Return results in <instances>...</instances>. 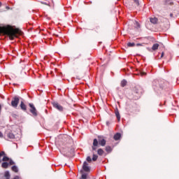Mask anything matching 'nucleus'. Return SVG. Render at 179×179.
<instances>
[{"mask_svg": "<svg viewBox=\"0 0 179 179\" xmlns=\"http://www.w3.org/2000/svg\"><path fill=\"white\" fill-rule=\"evenodd\" d=\"M127 80H122V82H121L122 87H125V86H127Z\"/></svg>", "mask_w": 179, "mask_h": 179, "instance_id": "6ab92c4d", "label": "nucleus"}, {"mask_svg": "<svg viewBox=\"0 0 179 179\" xmlns=\"http://www.w3.org/2000/svg\"><path fill=\"white\" fill-rule=\"evenodd\" d=\"M115 114L116 115V117L117 118V121H120L121 115H120V111L118 110V108H116L115 110Z\"/></svg>", "mask_w": 179, "mask_h": 179, "instance_id": "1a4fd4ad", "label": "nucleus"}, {"mask_svg": "<svg viewBox=\"0 0 179 179\" xmlns=\"http://www.w3.org/2000/svg\"><path fill=\"white\" fill-rule=\"evenodd\" d=\"M19 101H20L19 97L15 96L13 99V100L11 101V106H12V107H13L14 108H17V106L19 104Z\"/></svg>", "mask_w": 179, "mask_h": 179, "instance_id": "20e7f679", "label": "nucleus"}, {"mask_svg": "<svg viewBox=\"0 0 179 179\" xmlns=\"http://www.w3.org/2000/svg\"><path fill=\"white\" fill-rule=\"evenodd\" d=\"M11 170L12 171H14V173H19V169H17V166H13Z\"/></svg>", "mask_w": 179, "mask_h": 179, "instance_id": "2eb2a0df", "label": "nucleus"}, {"mask_svg": "<svg viewBox=\"0 0 179 179\" xmlns=\"http://www.w3.org/2000/svg\"><path fill=\"white\" fill-rule=\"evenodd\" d=\"M41 3H42L43 5H47V3H45L44 1L41 2Z\"/></svg>", "mask_w": 179, "mask_h": 179, "instance_id": "c9c22d12", "label": "nucleus"}, {"mask_svg": "<svg viewBox=\"0 0 179 179\" xmlns=\"http://www.w3.org/2000/svg\"><path fill=\"white\" fill-rule=\"evenodd\" d=\"M52 106L55 108H56L59 111H63L64 110V107H62V106L59 105V103H58V102H53Z\"/></svg>", "mask_w": 179, "mask_h": 179, "instance_id": "39448f33", "label": "nucleus"}, {"mask_svg": "<svg viewBox=\"0 0 179 179\" xmlns=\"http://www.w3.org/2000/svg\"><path fill=\"white\" fill-rule=\"evenodd\" d=\"M2 6V3L1 2H0V7H1Z\"/></svg>", "mask_w": 179, "mask_h": 179, "instance_id": "58836bf2", "label": "nucleus"}, {"mask_svg": "<svg viewBox=\"0 0 179 179\" xmlns=\"http://www.w3.org/2000/svg\"><path fill=\"white\" fill-rule=\"evenodd\" d=\"M29 106L30 107L29 111L31 114H32L34 117H37L38 114L37 113V109L36 108V106H34V104L29 103Z\"/></svg>", "mask_w": 179, "mask_h": 179, "instance_id": "7ed1b4c3", "label": "nucleus"}, {"mask_svg": "<svg viewBox=\"0 0 179 179\" xmlns=\"http://www.w3.org/2000/svg\"><path fill=\"white\" fill-rule=\"evenodd\" d=\"M97 155H99V156H103L104 155V150L101 148H99L97 150Z\"/></svg>", "mask_w": 179, "mask_h": 179, "instance_id": "f8f14e48", "label": "nucleus"}, {"mask_svg": "<svg viewBox=\"0 0 179 179\" xmlns=\"http://www.w3.org/2000/svg\"><path fill=\"white\" fill-rule=\"evenodd\" d=\"M120 138H121V134L120 133H117L113 136V139H115V141H119V139H120Z\"/></svg>", "mask_w": 179, "mask_h": 179, "instance_id": "9b49d317", "label": "nucleus"}, {"mask_svg": "<svg viewBox=\"0 0 179 179\" xmlns=\"http://www.w3.org/2000/svg\"><path fill=\"white\" fill-rule=\"evenodd\" d=\"M150 23H152V24H157L158 20L157 17H151L150 18Z\"/></svg>", "mask_w": 179, "mask_h": 179, "instance_id": "9d476101", "label": "nucleus"}, {"mask_svg": "<svg viewBox=\"0 0 179 179\" xmlns=\"http://www.w3.org/2000/svg\"><path fill=\"white\" fill-rule=\"evenodd\" d=\"M107 125H108V122H106Z\"/></svg>", "mask_w": 179, "mask_h": 179, "instance_id": "a19ab883", "label": "nucleus"}, {"mask_svg": "<svg viewBox=\"0 0 179 179\" xmlns=\"http://www.w3.org/2000/svg\"><path fill=\"white\" fill-rule=\"evenodd\" d=\"M136 26L137 27V29H139L141 27V24H139V22H136Z\"/></svg>", "mask_w": 179, "mask_h": 179, "instance_id": "7c9ffc66", "label": "nucleus"}, {"mask_svg": "<svg viewBox=\"0 0 179 179\" xmlns=\"http://www.w3.org/2000/svg\"><path fill=\"white\" fill-rule=\"evenodd\" d=\"M142 89L139 86H136L134 87V93L136 94H141Z\"/></svg>", "mask_w": 179, "mask_h": 179, "instance_id": "6e6552de", "label": "nucleus"}, {"mask_svg": "<svg viewBox=\"0 0 179 179\" xmlns=\"http://www.w3.org/2000/svg\"><path fill=\"white\" fill-rule=\"evenodd\" d=\"M20 34V29H14L11 26L0 27V34H6L8 36L10 40H13L16 37V34Z\"/></svg>", "mask_w": 179, "mask_h": 179, "instance_id": "f257e3e1", "label": "nucleus"}, {"mask_svg": "<svg viewBox=\"0 0 179 179\" xmlns=\"http://www.w3.org/2000/svg\"><path fill=\"white\" fill-rule=\"evenodd\" d=\"M166 5H173V0H166Z\"/></svg>", "mask_w": 179, "mask_h": 179, "instance_id": "4be33fe9", "label": "nucleus"}, {"mask_svg": "<svg viewBox=\"0 0 179 179\" xmlns=\"http://www.w3.org/2000/svg\"><path fill=\"white\" fill-rule=\"evenodd\" d=\"M137 6H139V0H133Z\"/></svg>", "mask_w": 179, "mask_h": 179, "instance_id": "c85d7f7f", "label": "nucleus"}, {"mask_svg": "<svg viewBox=\"0 0 179 179\" xmlns=\"http://www.w3.org/2000/svg\"><path fill=\"white\" fill-rule=\"evenodd\" d=\"M97 159H99V156L97 155L93 154L92 161L96 162L97 160Z\"/></svg>", "mask_w": 179, "mask_h": 179, "instance_id": "412c9836", "label": "nucleus"}, {"mask_svg": "<svg viewBox=\"0 0 179 179\" xmlns=\"http://www.w3.org/2000/svg\"><path fill=\"white\" fill-rule=\"evenodd\" d=\"M1 157H2V156H1V154H0V158H1Z\"/></svg>", "mask_w": 179, "mask_h": 179, "instance_id": "79ce46f5", "label": "nucleus"}, {"mask_svg": "<svg viewBox=\"0 0 179 179\" xmlns=\"http://www.w3.org/2000/svg\"><path fill=\"white\" fill-rule=\"evenodd\" d=\"M106 143H107V141H106V139H104V137L99 136L98 140L97 138H94L93 140V143L92 146V152H94V150H97L99 145H100V146H104Z\"/></svg>", "mask_w": 179, "mask_h": 179, "instance_id": "f03ea898", "label": "nucleus"}, {"mask_svg": "<svg viewBox=\"0 0 179 179\" xmlns=\"http://www.w3.org/2000/svg\"><path fill=\"white\" fill-rule=\"evenodd\" d=\"M80 57H82V55L78 54L74 57V59H79Z\"/></svg>", "mask_w": 179, "mask_h": 179, "instance_id": "a878e982", "label": "nucleus"}, {"mask_svg": "<svg viewBox=\"0 0 179 179\" xmlns=\"http://www.w3.org/2000/svg\"><path fill=\"white\" fill-rule=\"evenodd\" d=\"M112 150L113 149L111 148L110 146L108 145L106 147V152H107V153H111Z\"/></svg>", "mask_w": 179, "mask_h": 179, "instance_id": "f3484780", "label": "nucleus"}, {"mask_svg": "<svg viewBox=\"0 0 179 179\" xmlns=\"http://www.w3.org/2000/svg\"><path fill=\"white\" fill-rule=\"evenodd\" d=\"M0 155H1V156H3V155H5V152L1 151V152H0Z\"/></svg>", "mask_w": 179, "mask_h": 179, "instance_id": "473e14b6", "label": "nucleus"}, {"mask_svg": "<svg viewBox=\"0 0 179 179\" xmlns=\"http://www.w3.org/2000/svg\"><path fill=\"white\" fill-rule=\"evenodd\" d=\"M164 85V82H161L159 84V87L158 88V90H163L164 89V87L163 86Z\"/></svg>", "mask_w": 179, "mask_h": 179, "instance_id": "a211bd4d", "label": "nucleus"}, {"mask_svg": "<svg viewBox=\"0 0 179 179\" xmlns=\"http://www.w3.org/2000/svg\"><path fill=\"white\" fill-rule=\"evenodd\" d=\"M0 138H3V134H2V132L0 131Z\"/></svg>", "mask_w": 179, "mask_h": 179, "instance_id": "72a5a7b5", "label": "nucleus"}, {"mask_svg": "<svg viewBox=\"0 0 179 179\" xmlns=\"http://www.w3.org/2000/svg\"><path fill=\"white\" fill-rule=\"evenodd\" d=\"M7 136L9 138V139H15V134H13L12 132L8 133Z\"/></svg>", "mask_w": 179, "mask_h": 179, "instance_id": "4468645a", "label": "nucleus"}, {"mask_svg": "<svg viewBox=\"0 0 179 179\" xmlns=\"http://www.w3.org/2000/svg\"><path fill=\"white\" fill-rule=\"evenodd\" d=\"M163 57H164V52H162L161 58H163Z\"/></svg>", "mask_w": 179, "mask_h": 179, "instance_id": "f704fd0d", "label": "nucleus"}, {"mask_svg": "<svg viewBox=\"0 0 179 179\" xmlns=\"http://www.w3.org/2000/svg\"><path fill=\"white\" fill-rule=\"evenodd\" d=\"M4 176L6 177V179L10 178V174L9 173V171H6Z\"/></svg>", "mask_w": 179, "mask_h": 179, "instance_id": "aec40b11", "label": "nucleus"}, {"mask_svg": "<svg viewBox=\"0 0 179 179\" xmlns=\"http://www.w3.org/2000/svg\"><path fill=\"white\" fill-rule=\"evenodd\" d=\"M83 170L86 172L90 171V168L89 167V164L87 162H85L83 165Z\"/></svg>", "mask_w": 179, "mask_h": 179, "instance_id": "423d86ee", "label": "nucleus"}, {"mask_svg": "<svg viewBox=\"0 0 179 179\" xmlns=\"http://www.w3.org/2000/svg\"><path fill=\"white\" fill-rule=\"evenodd\" d=\"M1 167L3 169H8V167H9V163L8 162H3L1 164Z\"/></svg>", "mask_w": 179, "mask_h": 179, "instance_id": "dca6fc26", "label": "nucleus"}, {"mask_svg": "<svg viewBox=\"0 0 179 179\" xmlns=\"http://www.w3.org/2000/svg\"><path fill=\"white\" fill-rule=\"evenodd\" d=\"M170 16H171V17H173V13H171V14H170Z\"/></svg>", "mask_w": 179, "mask_h": 179, "instance_id": "4c0bfd02", "label": "nucleus"}, {"mask_svg": "<svg viewBox=\"0 0 179 179\" xmlns=\"http://www.w3.org/2000/svg\"><path fill=\"white\" fill-rule=\"evenodd\" d=\"M10 164V166H13V164H15V162H13V160L10 159L9 163H8V165Z\"/></svg>", "mask_w": 179, "mask_h": 179, "instance_id": "bb28decb", "label": "nucleus"}, {"mask_svg": "<svg viewBox=\"0 0 179 179\" xmlns=\"http://www.w3.org/2000/svg\"><path fill=\"white\" fill-rule=\"evenodd\" d=\"M2 160L3 162H9V157H3Z\"/></svg>", "mask_w": 179, "mask_h": 179, "instance_id": "393cba45", "label": "nucleus"}, {"mask_svg": "<svg viewBox=\"0 0 179 179\" xmlns=\"http://www.w3.org/2000/svg\"><path fill=\"white\" fill-rule=\"evenodd\" d=\"M45 58H47V57H45L44 59H45Z\"/></svg>", "mask_w": 179, "mask_h": 179, "instance_id": "37998d69", "label": "nucleus"}, {"mask_svg": "<svg viewBox=\"0 0 179 179\" xmlns=\"http://www.w3.org/2000/svg\"><path fill=\"white\" fill-rule=\"evenodd\" d=\"M1 108H2V107H1V105H0V111H1Z\"/></svg>", "mask_w": 179, "mask_h": 179, "instance_id": "ea45409f", "label": "nucleus"}, {"mask_svg": "<svg viewBox=\"0 0 179 179\" xmlns=\"http://www.w3.org/2000/svg\"><path fill=\"white\" fill-rule=\"evenodd\" d=\"M159 48V43H155L152 47V51H156V50H158Z\"/></svg>", "mask_w": 179, "mask_h": 179, "instance_id": "ddd939ff", "label": "nucleus"}, {"mask_svg": "<svg viewBox=\"0 0 179 179\" xmlns=\"http://www.w3.org/2000/svg\"><path fill=\"white\" fill-rule=\"evenodd\" d=\"M87 175L86 174H83L81 176V179H87Z\"/></svg>", "mask_w": 179, "mask_h": 179, "instance_id": "cd10ccee", "label": "nucleus"}, {"mask_svg": "<svg viewBox=\"0 0 179 179\" xmlns=\"http://www.w3.org/2000/svg\"><path fill=\"white\" fill-rule=\"evenodd\" d=\"M127 47H135V43H128Z\"/></svg>", "mask_w": 179, "mask_h": 179, "instance_id": "5701e85b", "label": "nucleus"}, {"mask_svg": "<svg viewBox=\"0 0 179 179\" xmlns=\"http://www.w3.org/2000/svg\"><path fill=\"white\" fill-rule=\"evenodd\" d=\"M94 30L96 31V33H99V30H100V27H96L95 28H94Z\"/></svg>", "mask_w": 179, "mask_h": 179, "instance_id": "b1692460", "label": "nucleus"}, {"mask_svg": "<svg viewBox=\"0 0 179 179\" xmlns=\"http://www.w3.org/2000/svg\"><path fill=\"white\" fill-rule=\"evenodd\" d=\"M20 107L22 111H27V106L24 103V102L21 101L20 104Z\"/></svg>", "mask_w": 179, "mask_h": 179, "instance_id": "0eeeda50", "label": "nucleus"}, {"mask_svg": "<svg viewBox=\"0 0 179 179\" xmlns=\"http://www.w3.org/2000/svg\"><path fill=\"white\" fill-rule=\"evenodd\" d=\"M136 45H137V47H139V45H142V44H141V43H137Z\"/></svg>", "mask_w": 179, "mask_h": 179, "instance_id": "e433bc0d", "label": "nucleus"}, {"mask_svg": "<svg viewBox=\"0 0 179 179\" xmlns=\"http://www.w3.org/2000/svg\"><path fill=\"white\" fill-rule=\"evenodd\" d=\"M87 162H88V163H91L92 162V157H87Z\"/></svg>", "mask_w": 179, "mask_h": 179, "instance_id": "c756f323", "label": "nucleus"}, {"mask_svg": "<svg viewBox=\"0 0 179 179\" xmlns=\"http://www.w3.org/2000/svg\"><path fill=\"white\" fill-rule=\"evenodd\" d=\"M141 76H146V73H145V72H143V71H141Z\"/></svg>", "mask_w": 179, "mask_h": 179, "instance_id": "2f4dec72", "label": "nucleus"}]
</instances>
